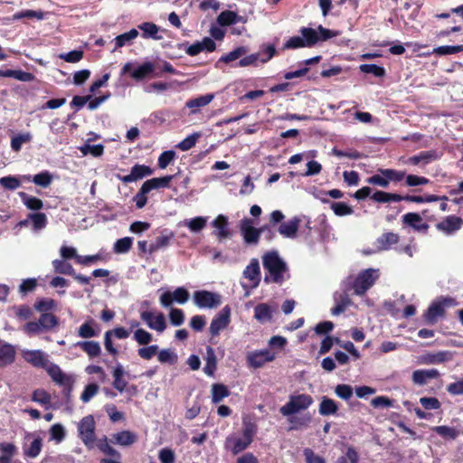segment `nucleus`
<instances>
[{"instance_id":"6e6552de","label":"nucleus","mask_w":463,"mask_h":463,"mask_svg":"<svg viewBox=\"0 0 463 463\" xmlns=\"http://www.w3.org/2000/svg\"><path fill=\"white\" fill-rule=\"evenodd\" d=\"M266 230H269V225H264L259 229L253 227L252 219L244 218L241 221L240 231L247 244H257L260 241V233L265 232Z\"/></svg>"},{"instance_id":"4be33fe9","label":"nucleus","mask_w":463,"mask_h":463,"mask_svg":"<svg viewBox=\"0 0 463 463\" xmlns=\"http://www.w3.org/2000/svg\"><path fill=\"white\" fill-rule=\"evenodd\" d=\"M439 372L437 369H419L412 373V382L418 385H424L430 379H437L439 377Z\"/></svg>"},{"instance_id":"09e8293b","label":"nucleus","mask_w":463,"mask_h":463,"mask_svg":"<svg viewBox=\"0 0 463 463\" xmlns=\"http://www.w3.org/2000/svg\"><path fill=\"white\" fill-rule=\"evenodd\" d=\"M32 140V135L29 132L18 134L11 139V148L14 152H19L24 143Z\"/></svg>"},{"instance_id":"c756f323","label":"nucleus","mask_w":463,"mask_h":463,"mask_svg":"<svg viewBox=\"0 0 463 463\" xmlns=\"http://www.w3.org/2000/svg\"><path fill=\"white\" fill-rule=\"evenodd\" d=\"M339 410L336 402L327 396H323L318 408V412L322 416L335 415Z\"/></svg>"},{"instance_id":"6e6d98bb","label":"nucleus","mask_w":463,"mask_h":463,"mask_svg":"<svg viewBox=\"0 0 463 463\" xmlns=\"http://www.w3.org/2000/svg\"><path fill=\"white\" fill-rule=\"evenodd\" d=\"M380 173L388 179V182H401L406 176L405 171H400L391 168L380 169Z\"/></svg>"},{"instance_id":"393cba45","label":"nucleus","mask_w":463,"mask_h":463,"mask_svg":"<svg viewBox=\"0 0 463 463\" xmlns=\"http://www.w3.org/2000/svg\"><path fill=\"white\" fill-rule=\"evenodd\" d=\"M173 178L174 175H165L162 177L148 179L143 183L142 187L144 188V191L148 193L156 189L168 188Z\"/></svg>"},{"instance_id":"0e129e2a","label":"nucleus","mask_w":463,"mask_h":463,"mask_svg":"<svg viewBox=\"0 0 463 463\" xmlns=\"http://www.w3.org/2000/svg\"><path fill=\"white\" fill-rule=\"evenodd\" d=\"M359 455L357 451L353 448L349 447L346 449L345 455L339 457L335 463H358Z\"/></svg>"},{"instance_id":"2f4dec72","label":"nucleus","mask_w":463,"mask_h":463,"mask_svg":"<svg viewBox=\"0 0 463 463\" xmlns=\"http://www.w3.org/2000/svg\"><path fill=\"white\" fill-rule=\"evenodd\" d=\"M272 308L266 303L258 304L254 307V317L262 324L272 319Z\"/></svg>"},{"instance_id":"4c0bfd02","label":"nucleus","mask_w":463,"mask_h":463,"mask_svg":"<svg viewBox=\"0 0 463 463\" xmlns=\"http://www.w3.org/2000/svg\"><path fill=\"white\" fill-rule=\"evenodd\" d=\"M214 95L210 93L203 96H199L194 99H191L186 102V107L192 109V112H196V109L207 106L213 99Z\"/></svg>"},{"instance_id":"f704fd0d","label":"nucleus","mask_w":463,"mask_h":463,"mask_svg":"<svg viewBox=\"0 0 463 463\" xmlns=\"http://www.w3.org/2000/svg\"><path fill=\"white\" fill-rule=\"evenodd\" d=\"M75 345L80 347L90 358L97 357L101 354L100 345L96 341H81Z\"/></svg>"},{"instance_id":"a878e982","label":"nucleus","mask_w":463,"mask_h":463,"mask_svg":"<svg viewBox=\"0 0 463 463\" xmlns=\"http://www.w3.org/2000/svg\"><path fill=\"white\" fill-rule=\"evenodd\" d=\"M24 357L26 362L37 368H46L49 364L46 355L40 350L27 351L24 353Z\"/></svg>"},{"instance_id":"b1692460","label":"nucleus","mask_w":463,"mask_h":463,"mask_svg":"<svg viewBox=\"0 0 463 463\" xmlns=\"http://www.w3.org/2000/svg\"><path fill=\"white\" fill-rule=\"evenodd\" d=\"M300 219L294 217L287 222H282L278 228V232L284 238H295L299 229Z\"/></svg>"},{"instance_id":"1a4fd4ad","label":"nucleus","mask_w":463,"mask_h":463,"mask_svg":"<svg viewBox=\"0 0 463 463\" xmlns=\"http://www.w3.org/2000/svg\"><path fill=\"white\" fill-rule=\"evenodd\" d=\"M79 436L82 442L92 448L95 441V420L92 415L83 417L78 425Z\"/></svg>"},{"instance_id":"79ce46f5","label":"nucleus","mask_w":463,"mask_h":463,"mask_svg":"<svg viewBox=\"0 0 463 463\" xmlns=\"http://www.w3.org/2000/svg\"><path fill=\"white\" fill-rule=\"evenodd\" d=\"M290 423L289 430H300L303 428H307L311 421H312V416L310 413H306L300 417H292L288 420Z\"/></svg>"},{"instance_id":"4468645a","label":"nucleus","mask_w":463,"mask_h":463,"mask_svg":"<svg viewBox=\"0 0 463 463\" xmlns=\"http://www.w3.org/2000/svg\"><path fill=\"white\" fill-rule=\"evenodd\" d=\"M140 318L150 329L156 330L158 333L164 332L166 328L165 317L162 312L154 314L151 311H143L140 314Z\"/></svg>"},{"instance_id":"0eeeda50","label":"nucleus","mask_w":463,"mask_h":463,"mask_svg":"<svg viewBox=\"0 0 463 463\" xmlns=\"http://www.w3.org/2000/svg\"><path fill=\"white\" fill-rule=\"evenodd\" d=\"M455 299L452 298H440L433 301L423 314V319L427 324L434 325L439 317L445 316L446 307L454 306Z\"/></svg>"},{"instance_id":"ea45409f","label":"nucleus","mask_w":463,"mask_h":463,"mask_svg":"<svg viewBox=\"0 0 463 463\" xmlns=\"http://www.w3.org/2000/svg\"><path fill=\"white\" fill-rule=\"evenodd\" d=\"M230 395L228 387L222 383H213L212 385V402L213 403L221 402L224 398Z\"/></svg>"},{"instance_id":"9d476101","label":"nucleus","mask_w":463,"mask_h":463,"mask_svg":"<svg viewBox=\"0 0 463 463\" xmlns=\"http://www.w3.org/2000/svg\"><path fill=\"white\" fill-rule=\"evenodd\" d=\"M193 298L199 308H213L222 303L220 294L204 289L194 292Z\"/></svg>"},{"instance_id":"39448f33","label":"nucleus","mask_w":463,"mask_h":463,"mask_svg":"<svg viewBox=\"0 0 463 463\" xmlns=\"http://www.w3.org/2000/svg\"><path fill=\"white\" fill-rule=\"evenodd\" d=\"M313 402L314 400L309 394H293L289 396L288 402L279 409V411L283 416H291L308 409Z\"/></svg>"},{"instance_id":"e2e57ef3","label":"nucleus","mask_w":463,"mask_h":463,"mask_svg":"<svg viewBox=\"0 0 463 463\" xmlns=\"http://www.w3.org/2000/svg\"><path fill=\"white\" fill-rule=\"evenodd\" d=\"M42 447L43 442L41 438H36L31 442L30 446L24 449V454L31 458H34L40 454Z\"/></svg>"},{"instance_id":"e433bc0d","label":"nucleus","mask_w":463,"mask_h":463,"mask_svg":"<svg viewBox=\"0 0 463 463\" xmlns=\"http://www.w3.org/2000/svg\"><path fill=\"white\" fill-rule=\"evenodd\" d=\"M246 52L247 49L244 46L237 47L233 51L221 56L216 62V67H219L220 63L228 64L232 61H234L237 59L242 57L244 54H246Z\"/></svg>"},{"instance_id":"58836bf2","label":"nucleus","mask_w":463,"mask_h":463,"mask_svg":"<svg viewBox=\"0 0 463 463\" xmlns=\"http://www.w3.org/2000/svg\"><path fill=\"white\" fill-rule=\"evenodd\" d=\"M19 196L24 204L32 211H39L43 207V203L41 199L29 195L24 192H19Z\"/></svg>"},{"instance_id":"2eb2a0df","label":"nucleus","mask_w":463,"mask_h":463,"mask_svg":"<svg viewBox=\"0 0 463 463\" xmlns=\"http://www.w3.org/2000/svg\"><path fill=\"white\" fill-rule=\"evenodd\" d=\"M435 226L438 231L451 235L462 228L463 219L457 215H448Z\"/></svg>"},{"instance_id":"ddd939ff","label":"nucleus","mask_w":463,"mask_h":463,"mask_svg":"<svg viewBox=\"0 0 463 463\" xmlns=\"http://www.w3.org/2000/svg\"><path fill=\"white\" fill-rule=\"evenodd\" d=\"M52 267L55 273L71 276L78 283L87 285L90 281V278L82 274H78L71 263L64 260H52Z\"/></svg>"},{"instance_id":"c03bdc74","label":"nucleus","mask_w":463,"mask_h":463,"mask_svg":"<svg viewBox=\"0 0 463 463\" xmlns=\"http://www.w3.org/2000/svg\"><path fill=\"white\" fill-rule=\"evenodd\" d=\"M138 36V32L137 29H131L130 31L124 33L122 34L118 35L115 38V50L121 48L128 44L130 41L136 39Z\"/></svg>"},{"instance_id":"a18cd8bd","label":"nucleus","mask_w":463,"mask_h":463,"mask_svg":"<svg viewBox=\"0 0 463 463\" xmlns=\"http://www.w3.org/2000/svg\"><path fill=\"white\" fill-rule=\"evenodd\" d=\"M133 245L131 237H124L116 241L113 245V251L116 254H124L128 252Z\"/></svg>"},{"instance_id":"de8ad7c7","label":"nucleus","mask_w":463,"mask_h":463,"mask_svg":"<svg viewBox=\"0 0 463 463\" xmlns=\"http://www.w3.org/2000/svg\"><path fill=\"white\" fill-rule=\"evenodd\" d=\"M238 22V14L232 11H222L217 17V23L221 26H229Z\"/></svg>"},{"instance_id":"9b49d317","label":"nucleus","mask_w":463,"mask_h":463,"mask_svg":"<svg viewBox=\"0 0 463 463\" xmlns=\"http://www.w3.org/2000/svg\"><path fill=\"white\" fill-rule=\"evenodd\" d=\"M189 292L185 288L178 287L173 292L167 290L162 293L159 298V302L163 307H169L173 305L174 302L178 304L186 303L189 299Z\"/></svg>"},{"instance_id":"13d9d810","label":"nucleus","mask_w":463,"mask_h":463,"mask_svg":"<svg viewBox=\"0 0 463 463\" xmlns=\"http://www.w3.org/2000/svg\"><path fill=\"white\" fill-rule=\"evenodd\" d=\"M330 208L337 216L350 215L354 213L353 208L343 202H333L331 203Z\"/></svg>"},{"instance_id":"a19ab883","label":"nucleus","mask_w":463,"mask_h":463,"mask_svg":"<svg viewBox=\"0 0 463 463\" xmlns=\"http://www.w3.org/2000/svg\"><path fill=\"white\" fill-rule=\"evenodd\" d=\"M97 325L96 322L90 318L87 320L85 323H83L78 329V335L79 336L82 338H91L94 336H98L99 330H95L93 328V326Z\"/></svg>"},{"instance_id":"c9c22d12","label":"nucleus","mask_w":463,"mask_h":463,"mask_svg":"<svg viewBox=\"0 0 463 463\" xmlns=\"http://www.w3.org/2000/svg\"><path fill=\"white\" fill-rule=\"evenodd\" d=\"M125 374L124 368L121 364H118L112 373L114 381H113V387L118 390V392H122L127 387L128 382L123 379V376Z\"/></svg>"},{"instance_id":"c85d7f7f","label":"nucleus","mask_w":463,"mask_h":463,"mask_svg":"<svg viewBox=\"0 0 463 463\" xmlns=\"http://www.w3.org/2000/svg\"><path fill=\"white\" fill-rule=\"evenodd\" d=\"M16 351L14 347L8 343L0 346V368L9 365L14 362Z\"/></svg>"},{"instance_id":"bf43d9fd","label":"nucleus","mask_w":463,"mask_h":463,"mask_svg":"<svg viewBox=\"0 0 463 463\" xmlns=\"http://www.w3.org/2000/svg\"><path fill=\"white\" fill-rule=\"evenodd\" d=\"M97 446L104 454L110 456L111 458H121V454L108 443L106 437L99 439Z\"/></svg>"},{"instance_id":"f8f14e48","label":"nucleus","mask_w":463,"mask_h":463,"mask_svg":"<svg viewBox=\"0 0 463 463\" xmlns=\"http://www.w3.org/2000/svg\"><path fill=\"white\" fill-rule=\"evenodd\" d=\"M231 323V307L225 306L212 320L209 332L212 337L218 336Z\"/></svg>"},{"instance_id":"774afa93","label":"nucleus","mask_w":463,"mask_h":463,"mask_svg":"<svg viewBox=\"0 0 463 463\" xmlns=\"http://www.w3.org/2000/svg\"><path fill=\"white\" fill-rule=\"evenodd\" d=\"M169 319L174 326H179L184 322V313L180 308L172 307L169 312Z\"/></svg>"},{"instance_id":"603ef678","label":"nucleus","mask_w":463,"mask_h":463,"mask_svg":"<svg viewBox=\"0 0 463 463\" xmlns=\"http://www.w3.org/2000/svg\"><path fill=\"white\" fill-rule=\"evenodd\" d=\"M463 51V45H442L437 48H434L431 53H436L438 55H450L455 54ZM430 52L426 55H430Z\"/></svg>"},{"instance_id":"69168bd1","label":"nucleus","mask_w":463,"mask_h":463,"mask_svg":"<svg viewBox=\"0 0 463 463\" xmlns=\"http://www.w3.org/2000/svg\"><path fill=\"white\" fill-rule=\"evenodd\" d=\"M133 338L140 345H147L153 340L152 335L143 328L137 329L134 333Z\"/></svg>"},{"instance_id":"f03ea898","label":"nucleus","mask_w":463,"mask_h":463,"mask_svg":"<svg viewBox=\"0 0 463 463\" xmlns=\"http://www.w3.org/2000/svg\"><path fill=\"white\" fill-rule=\"evenodd\" d=\"M257 426L251 422H243L242 435L230 434L224 440V449L232 455H238L247 449L253 441Z\"/></svg>"},{"instance_id":"20e7f679","label":"nucleus","mask_w":463,"mask_h":463,"mask_svg":"<svg viewBox=\"0 0 463 463\" xmlns=\"http://www.w3.org/2000/svg\"><path fill=\"white\" fill-rule=\"evenodd\" d=\"M378 270L373 269H366L362 270L356 278H354L346 290L354 289V294L363 296L370 289L378 279Z\"/></svg>"},{"instance_id":"473e14b6","label":"nucleus","mask_w":463,"mask_h":463,"mask_svg":"<svg viewBox=\"0 0 463 463\" xmlns=\"http://www.w3.org/2000/svg\"><path fill=\"white\" fill-rule=\"evenodd\" d=\"M137 439V435L130 430H122L113 435L112 442L121 446H130Z\"/></svg>"},{"instance_id":"5701e85b","label":"nucleus","mask_w":463,"mask_h":463,"mask_svg":"<svg viewBox=\"0 0 463 463\" xmlns=\"http://www.w3.org/2000/svg\"><path fill=\"white\" fill-rule=\"evenodd\" d=\"M244 278L252 281V288H257L260 282V268L257 259H252L243 270Z\"/></svg>"},{"instance_id":"4d7b16f0","label":"nucleus","mask_w":463,"mask_h":463,"mask_svg":"<svg viewBox=\"0 0 463 463\" xmlns=\"http://www.w3.org/2000/svg\"><path fill=\"white\" fill-rule=\"evenodd\" d=\"M56 307V301L52 298H41L37 300L34 304V308L38 312L49 313L50 310H52Z\"/></svg>"},{"instance_id":"6ab92c4d","label":"nucleus","mask_w":463,"mask_h":463,"mask_svg":"<svg viewBox=\"0 0 463 463\" xmlns=\"http://www.w3.org/2000/svg\"><path fill=\"white\" fill-rule=\"evenodd\" d=\"M216 49V43L215 42L210 38V37H204L203 41L196 42L191 45H189L185 49L186 54L189 56H196L200 52L206 51L208 52H212L215 51Z\"/></svg>"},{"instance_id":"338daca9","label":"nucleus","mask_w":463,"mask_h":463,"mask_svg":"<svg viewBox=\"0 0 463 463\" xmlns=\"http://www.w3.org/2000/svg\"><path fill=\"white\" fill-rule=\"evenodd\" d=\"M32 401L42 405H47L51 402V396L43 389H36L32 393Z\"/></svg>"},{"instance_id":"49530a36","label":"nucleus","mask_w":463,"mask_h":463,"mask_svg":"<svg viewBox=\"0 0 463 463\" xmlns=\"http://www.w3.org/2000/svg\"><path fill=\"white\" fill-rule=\"evenodd\" d=\"M206 353H207L206 364L203 367V372L207 375L213 376L216 370V364H217L216 356L214 354V350L211 346L207 347Z\"/></svg>"},{"instance_id":"f257e3e1","label":"nucleus","mask_w":463,"mask_h":463,"mask_svg":"<svg viewBox=\"0 0 463 463\" xmlns=\"http://www.w3.org/2000/svg\"><path fill=\"white\" fill-rule=\"evenodd\" d=\"M264 269L269 275H265L264 282L282 284L285 281L284 273L288 271L287 263L279 257L278 251H268L262 256Z\"/></svg>"},{"instance_id":"8fccbe9b","label":"nucleus","mask_w":463,"mask_h":463,"mask_svg":"<svg viewBox=\"0 0 463 463\" xmlns=\"http://www.w3.org/2000/svg\"><path fill=\"white\" fill-rule=\"evenodd\" d=\"M5 75L7 78H14L24 82L32 81L35 78L33 73L22 70H6Z\"/></svg>"},{"instance_id":"5fc2aeb1","label":"nucleus","mask_w":463,"mask_h":463,"mask_svg":"<svg viewBox=\"0 0 463 463\" xmlns=\"http://www.w3.org/2000/svg\"><path fill=\"white\" fill-rule=\"evenodd\" d=\"M28 219L32 221L34 230H42L47 225V217L43 213H34L28 214Z\"/></svg>"},{"instance_id":"37998d69","label":"nucleus","mask_w":463,"mask_h":463,"mask_svg":"<svg viewBox=\"0 0 463 463\" xmlns=\"http://www.w3.org/2000/svg\"><path fill=\"white\" fill-rule=\"evenodd\" d=\"M43 331H50L59 325V318L52 313H43L39 317Z\"/></svg>"},{"instance_id":"680f3d73","label":"nucleus","mask_w":463,"mask_h":463,"mask_svg":"<svg viewBox=\"0 0 463 463\" xmlns=\"http://www.w3.org/2000/svg\"><path fill=\"white\" fill-rule=\"evenodd\" d=\"M52 181V175L48 171H43L33 177V182L39 186L47 187Z\"/></svg>"},{"instance_id":"aec40b11","label":"nucleus","mask_w":463,"mask_h":463,"mask_svg":"<svg viewBox=\"0 0 463 463\" xmlns=\"http://www.w3.org/2000/svg\"><path fill=\"white\" fill-rule=\"evenodd\" d=\"M402 223L411 227L414 231L427 233L430 225L422 222L421 216L418 213H408L402 216Z\"/></svg>"},{"instance_id":"7ed1b4c3","label":"nucleus","mask_w":463,"mask_h":463,"mask_svg":"<svg viewBox=\"0 0 463 463\" xmlns=\"http://www.w3.org/2000/svg\"><path fill=\"white\" fill-rule=\"evenodd\" d=\"M299 33L303 36L306 47L308 48L315 46L320 42H326L333 37L339 35L338 31H332L330 29L325 28L321 24L317 26V29L301 27Z\"/></svg>"},{"instance_id":"a211bd4d","label":"nucleus","mask_w":463,"mask_h":463,"mask_svg":"<svg viewBox=\"0 0 463 463\" xmlns=\"http://www.w3.org/2000/svg\"><path fill=\"white\" fill-rule=\"evenodd\" d=\"M153 173L154 169L150 166L136 164L132 166L130 174L120 177V180L125 184H128L151 175Z\"/></svg>"},{"instance_id":"052dcab7","label":"nucleus","mask_w":463,"mask_h":463,"mask_svg":"<svg viewBox=\"0 0 463 463\" xmlns=\"http://www.w3.org/2000/svg\"><path fill=\"white\" fill-rule=\"evenodd\" d=\"M80 150L85 156L88 155V154H90L93 156L98 157V156H100L103 155V153H104V146L101 145V144H98V145L85 144L84 146H82L80 148Z\"/></svg>"},{"instance_id":"864d4df0","label":"nucleus","mask_w":463,"mask_h":463,"mask_svg":"<svg viewBox=\"0 0 463 463\" xmlns=\"http://www.w3.org/2000/svg\"><path fill=\"white\" fill-rule=\"evenodd\" d=\"M206 223H207V218L202 217V216L194 217L193 219L185 221V225L193 232H201L203 229H204V227L206 226Z\"/></svg>"},{"instance_id":"423d86ee","label":"nucleus","mask_w":463,"mask_h":463,"mask_svg":"<svg viewBox=\"0 0 463 463\" xmlns=\"http://www.w3.org/2000/svg\"><path fill=\"white\" fill-rule=\"evenodd\" d=\"M132 63L127 62L121 69V75L130 72V77L136 81H142L148 77H161V71H156V66L152 61H145L132 71Z\"/></svg>"},{"instance_id":"7c9ffc66","label":"nucleus","mask_w":463,"mask_h":463,"mask_svg":"<svg viewBox=\"0 0 463 463\" xmlns=\"http://www.w3.org/2000/svg\"><path fill=\"white\" fill-rule=\"evenodd\" d=\"M44 369L52 380L59 385L63 384L67 380L71 378V376L64 373L60 366L55 364H48Z\"/></svg>"},{"instance_id":"dca6fc26","label":"nucleus","mask_w":463,"mask_h":463,"mask_svg":"<svg viewBox=\"0 0 463 463\" xmlns=\"http://www.w3.org/2000/svg\"><path fill=\"white\" fill-rule=\"evenodd\" d=\"M274 359L275 354L268 349L254 351L247 356L250 366L253 368H260L266 363L272 362Z\"/></svg>"},{"instance_id":"412c9836","label":"nucleus","mask_w":463,"mask_h":463,"mask_svg":"<svg viewBox=\"0 0 463 463\" xmlns=\"http://www.w3.org/2000/svg\"><path fill=\"white\" fill-rule=\"evenodd\" d=\"M400 236L399 234L388 232H383L381 236H379L375 241V248L376 251H385L389 250L392 245H395L399 242Z\"/></svg>"},{"instance_id":"3c124183","label":"nucleus","mask_w":463,"mask_h":463,"mask_svg":"<svg viewBox=\"0 0 463 463\" xmlns=\"http://www.w3.org/2000/svg\"><path fill=\"white\" fill-rule=\"evenodd\" d=\"M158 361L162 364H168L174 365L178 361L176 353L171 349H162L158 352Z\"/></svg>"},{"instance_id":"cd10ccee","label":"nucleus","mask_w":463,"mask_h":463,"mask_svg":"<svg viewBox=\"0 0 463 463\" xmlns=\"http://www.w3.org/2000/svg\"><path fill=\"white\" fill-rule=\"evenodd\" d=\"M175 234L173 232L164 231L159 236L156 238V241L149 244L148 253L152 254L160 249L165 248L169 245L170 241L174 239Z\"/></svg>"},{"instance_id":"f3484780","label":"nucleus","mask_w":463,"mask_h":463,"mask_svg":"<svg viewBox=\"0 0 463 463\" xmlns=\"http://www.w3.org/2000/svg\"><path fill=\"white\" fill-rule=\"evenodd\" d=\"M212 226L214 228L213 234L217 238L219 241H222L232 236L228 218L225 215H218L212 222Z\"/></svg>"},{"instance_id":"bb28decb","label":"nucleus","mask_w":463,"mask_h":463,"mask_svg":"<svg viewBox=\"0 0 463 463\" xmlns=\"http://www.w3.org/2000/svg\"><path fill=\"white\" fill-rule=\"evenodd\" d=\"M370 198L375 203H386L391 202L405 201L406 195L377 190L370 196Z\"/></svg>"},{"instance_id":"72a5a7b5","label":"nucleus","mask_w":463,"mask_h":463,"mask_svg":"<svg viewBox=\"0 0 463 463\" xmlns=\"http://www.w3.org/2000/svg\"><path fill=\"white\" fill-rule=\"evenodd\" d=\"M138 29L142 31V37L145 39L151 38L154 40H161L162 35L158 34V26L150 22H145L138 25Z\"/></svg>"}]
</instances>
